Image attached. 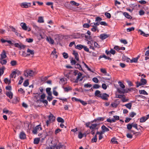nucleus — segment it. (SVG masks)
<instances>
[{"label": "nucleus", "mask_w": 149, "mask_h": 149, "mask_svg": "<svg viewBox=\"0 0 149 149\" xmlns=\"http://www.w3.org/2000/svg\"><path fill=\"white\" fill-rule=\"evenodd\" d=\"M42 128L40 125L36 126L34 128L32 131V132L34 134H36L37 132H38L40 130H42Z\"/></svg>", "instance_id": "f257e3e1"}, {"label": "nucleus", "mask_w": 149, "mask_h": 149, "mask_svg": "<svg viewBox=\"0 0 149 149\" xmlns=\"http://www.w3.org/2000/svg\"><path fill=\"white\" fill-rule=\"evenodd\" d=\"M141 82H137L136 83V87H138L139 86H141L142 85H145L147 83L146 80L142 78L141 80Z\"/></svg>", "instance_id": "f03ea898"}, {"label": "nucleus", "mask_w": 149, "mask_h": 149, "mask_svg": "<svg viewBox=\"0 0 149 149\" xmlns=\"http://www.w3.org/2000/svg\"><path fill=\"white\" fill-rule=\"evenodd\" d=\"M21 26H22V29L24 30L29 31H31V29L28 27L25 23H21L20 24Z\"/></svg>", "instance_id": "7ed1b4c3"}, {"label": "nucleus", "mask_w": 149, "mask_h": 149, "mask_svg": "<svg viewBox=\"0 0 149 149\" xmlns=\"http://www.w3.org/2000/svg\"><path fill=\"white\" fill-rule=\"evenodd\" d=\"M31 3H30L26 2L22 3L21 4L20 6L23 8H27L31 6Z\"/></svg>", "instance_id": "20e7f679"}, {"label": "nucleus", "mask_w": 149, "mask_h": 149, "mask_svg": "<svg viewBox=\"0 0 149 149\" xmlns=\"http://www.w3.org/2000/svg\"><path fill=\"white\" fill-rule=\"evenodd\" d=\"M65 146L59 143L57 146H54L53 149H65Z\"/></svg>", "instance_id": "39448f33"}, {"label": "nucleus", "mask_w": 149, "mask_h": 149, "mask_svg": "<svg viewBox=\"0 0 149 149\" xmlns=\"http://www.w3.org/2000/svg\"><path fill=\"white\" fill-rule=\"evenodd\" d=\"M48 119L52 122H53L55 121V117L52 114L50 113L49 115L48 116Z\"/></svg>", "instance_id": "423d86ee"}, {"label": "nucleus", "mask_w": 149, "mask_h": 149, "mask_svg": "<svg viewBox=\"0 0 149 149\" xmlns=\"http://www.w3.org/2000/svg\"><path fill=\"white\" fill-rule=\"evenodd\" d=\"M6 52L5 50H3L1 54H0V59H4L7 57Z\"/></svg>", "instance_id": "0eeeda50"}, {"label": "nucleus", "mask_w": 149, "mask_h": 149, "mask_svg": "<svg viewBox=\"0 0 149 149\" xmlns=\"http://www.w3.org/2000/svg\"><path fill=\"white\" fill-rule=\"evenodd\" d=\"M109 96L108 94H107L106 93H104L103 94H102L101 97H100L102 99L105 100H108V97Z\"/></svg>", "instance_id": "6e6552de"}, {"label": "nucleus", "mask_w": 149, "mask_h": 149, "mask_svg": "<svg viewBox=\"0 0 149 149\" xmlns=\"http://www.w3.org/2000/svg\"><path fill=\"white\" fill-rule=\"evenodd\" d=\"M46 40L47 42L51 44H53L54 43V40L50 37H47Z\"/></svg>", "instance_id": "1a4fd4ad"}, {"label": "nucleus", "mask_w": 149, "mask_h": 149, "mask_svg": "<svg viewBox=\"0 0 149 149\" xmlns=\"http://www.w3.org/2000/svg\"><path fill=\"white\" fill-rule=\"evenodd\" d=\"M97 124H91L90 127V129L91 130H94V129H98V128L97 127Z\"/></svg>", "instance_id": "9d476101"}, {"label": "nucleus", "mask_w": 149, "mask_h": 149, "mask_svg": "<svg viewBox=\"0 0 149 149\" xmlns=\"http://www.w3.org/2000/svg\"><path fill=\"white\" fill-rule=\"evenodd\" d=\"M6 94L7 96L10 99L12 98L13 96V93L11 91H6Z\"/></svg>", "instance_id": "9b49d317"}, {"label": "nucleus", "mask_w": 149, "mask_h": 149, "mask_svg": "<svg viewBox=\"0 0 149 149\" xmlns=\"http://www.w3.org/2000/svg\"><path fill=\"white\" fill-rule=\"evenodd\" d=\"M109 36V35L104 33L100 35V38L102 40H104L108 37Z\"/></svg>", "instance_id": "f8f14e48"}, {"label": "nucleus", "mask_w": 149, "mask_h": 149, "mask_svg": "<svg viewBox=\"0 0 149 149\" xmlns=\"http://www.w3.org/2000/svg\"><path fill=\"white\" fill-rule=\"evenodd\" d=\"M72 54L74 55L75 56V58L76 60L77 61H78L79 60V58L78 54L77 52H76L74 50L73 51Z\"/></svg>", "instance_id": "ddd939ff"}, {"label": "nucleus", "mask_w": 149, "mask_h": 149, "mask_svg": "<svg viewBox=\"0 0 149 149\" xmlns=\"http://www.w3.org/2000/svg\"><path fill=\"white\" fill-rule=\"evenodd\" d=\"M26 137V135L24 132H21L19 134V138L21 139H24Z\"/></svg>", "instance_id": "4468645a"}, {"label": "nucleus", "mask_w": 149, "mask_h": 149, "mask_svg": "<svg viewBox=\"0 0 149 149\" xmlns=\"http://www.w3.org/2000/svg\"><path fill=\"white\" fill-rule=\"evenodd\" d=\"M122 59L123 61H126L127 62H130V59L129 58L126 56L124 55H123V56Z\"/></svg>", "instance_id": "2eb2a0df"}, {"label": "nucleus", "mask_w": 149, "mask_h": 149, "mask_svg": "<svg viewBox=\"0 0 149 149\" xmlns=\"http://www.w3.org/2000/svg\"><path fill=\"white\" fill-rule=\"evenodd\" d=\"M95 96L98 97H101L102 94L101 92L99 90H96L95 92Z\"/></svg>", "instance_id": "dca6fc26"}, {"label": "nucleus", "mask_w": 149, "mask_h": 149, "mask_svg": "<svg viewBox=\"0 0 149 149\" xmlns=\"http://www.w3.org/2000/svg\"><path fill=\"white\" fill-rule=\"evenodd\" d=\"M138 32H140V34L141 35H142L143 36H145L146 37H148L149 36V34H146L144 32H143L141 29L139 30Z\"/></svg>", "instance_id": "f3484780"}, {"label": "nucleus", "mask_w": 149, "mask_h": 149, "mask_svg": "<svg viewBox=\"0 0 149 149\" xmlns=\"http://www.w3.org/2000/svg\"><path fill=\"white\" fill-rule=\"evenodd\" d=\"M101 128L102 130L104 131V132H106L109 131V129L104 125H103L102 126Z\"/></svg>", "instance_id": "a211bd4d"}, {"label": "nucleus", "mask_w": 149, "mask_h": 149, "mask_svg": "<svg viewBox=\"0 0 149 149\" xmlns=\"http://www.w3.org/2000/svg\"><path fill=\"white\" fill-rule=\"evenodd\" d=\"M0 63L2 65H6L7 61L6 59H0Z\"/></svg>", "instance_id": "6ab92c4d"}, {"label": "nucleus", "mask_w": 149, "mask_h": 149, "mask_svg": "<svg viewBox=\"0 0 149 149\" xmlns=\"http://www.w3.org/2000/svg\"><path fill=\"white\" fill-rule=\"evenodd\" d=\"M63 89L64 90V91L66 92H68L69 91L71 90H72V88L71 87L68 86L66 87H63Z\"/></svg>", "instance_id": "aec40b11"}, {"label": "nucleus", "mask_w": 149, "mask_h": 149, "mask_svg": "<svg viewBox=\"0 0 149 149\" xmlns=\"http://www.w3.org/2000/svg\"><path fill=\"white\" fill-rule=\"evenodd\" d=\"M102 58H104L106 59H108V60L111 59V58L107 56L104 54L100 56L99 58V59H100Z\"/></svg>", "instance_id": "412c9836"}, {"label": "nucleus", "mask_w": 149, "mask_h": 149, "mask_svg": "<svg viewBox=\"0 0 149 149\" xmlns=\"http://www.w3.org/2000/svg\"><path fill=\"white\" fill-rule=\"evenodd\" d=\"M123 15L125 17L128 19H131L132 18V17L128 13L126 12H124L123 13Z\"/></svg>", "instance_id": "4be33fe9"}, {"label": "nucleus", "mask_w": 149, "mask_h": 149, "mask_svg": "<svg viewBox=\"0 0 149 149\" xmlns=\"http://www.w3.org/2000/svg\"><path fill=\"white\" fill-rule=\"evenodd\" d=\"M75 48L79 50H81V49L83 48V45L81 44L78 45L77 46L75 45Z\"/></svg>", "instance_id": "5701e85b"}, {"label": "nucleus", "mask_w": 149, "mask_h": 149, "mask_svg": "<svg viewBox=\"0 0 149 149\" xmlns=\"http://www.w3.org/2000/svg\"><path fill=\"white\" fill-rule=\"evenodd\" d=\"M75 65H76L75 67V68L78 69L80 70H83V69L81 67V65L80 64H79L78 63H77Z\"/></svg>", "instance_id": "b1692460"}, {"label": "nucleus", "mask_w": 149, "mask_h": 149, "mask_svg": "<svg viewBox=\"0 0 149 149\" xmlns=\"http://www.w3.org/2000/svg\"><path fill=\"white\" fill-rule=\"evenodd\" d=\"M70 3H71L72 5L76 6H78L79 5V3H76L73 1H70Z\"/></svg>", "instance_id": "393cba45"}, {"label": "nucleus", "mask_w": 149, "mask_h": 149, "mask_svg": "<svg viewBox=\"0 0 149 149\" xmlns=\"http://www.w3.org/2000/svg\"><path fill=\"white\" fill-rule=\"evenodd\" d=\"M121 100L123 102H127L128 101V99L126 98V97L124 95H123Z\"/></svg>", "instance_id": "a878e982"}, {"label": "nucleus", "mask_w": 149, "mask_h": 149, "mask_svg": "<svg viewBox=\"0 0 149 149\" xmlns=\"http://www.w3.org/2000/svg\"><path fill=\"white\" fill-rule=\"evenodd\" d=\"M133 88H126L124 90V92H123V93H128L129 91H132L133 90Z\"/></svg>", "instance_id": "bb28decb"}, {"label": "nucleus", "mask_w": 149, "mask_h": 149, "mask_svg": "<svg viewBox=\"0 0 149 149\" xmlns=\"http://www.w3.org/2000/svg\"><path fill=\"white\" fill-rule=\"evenodd\" d=\"M5 69L4 67L3 66L1 68H0V76L2 75L4 72V70Z\"/></svg>", "instance_id": "cd10ccee"}, {"label": "nucleus", "mask_w": 149, "mask_h": 149, "mask_svg": "<svg viewBox=\"0 0 149 149\" xmlns=\"http://www.w3.org/2000/svg\"><path fill=\"white\" fill-rule=\"evenodd\" d=\"M57 120L58 122L63 123L64 122V120L60 117H58L57 118Z\"/></svg>", "instance_id": "c85d7f7f"}, {"label": "nucleus", "mask_w": 149, "mask_h": 149, "mask_svg": "<svg viewBox=\"0 0 149 149\" xmlns=\"http://www.w3.org/2000/svg\"><path fill=\"white\" fill-rule=\"evenodd\" d=\"M17 72H16V71H13L10 75V77L11 78H13L14 77V78H15L16 75L17 74Z\"/></svg>", "instance_id": "c756f323"}, {"label": "nucleus", "mask_w": 149, "mask_h": 149, "mask_svg": "<svg viewBox=\"0 0 149 149\" xmlns=\"http://www.w3.org/2000/svg\"><path fill=\"white\" fill-rule=\"evenodd\" d=\"M148 119V118H146L145 116L142 117L140 119V122L141 123H143L145 122Z\"/></svg>", "instance_id": "7c9ffc66"}, {"label": "nucleus", "mask_w": 149, "mask_h": 149, "mask_svg": "<svg viewBox=\"0 0 149 149\" xmlns=\"http://www.w3.org/2000/svg\"><path fill=\"white\" fill-rule=\"evenodd\" d=\"M40 139L39 138H35L34 140L33 143L35 144H38L39 143L40 141Z\"/></svg>", "instance_id": "2f4dec72"}, {"label": "nucleus", "mask_w": 149, "mask_h": 149, "mask_svg": "<svg viewBox=\"0 0 149 149\" xmlns=\"http://www.w3.org/2000/svg\"><path fill=\"white\" fill-rule=\"evenodd\" d=\"M97 136L96 134L95 136L92 139L91 141L93 143L96 142L97 141Z\"/></svg>", "instance_id": "473e14b6"}, {"label": "nucleus", "mask_w": 149, "mask_h": 149, "mask_svg": "<svg viewBox=\"0 0 149 149\" xmlns=\"http://www.w3.org/2000/svg\"><path fill=\"white\" fill-rule=\"evenodd\" d=\"M125 106L127 108L129 109H130L132 106V104L131 103H129L128 104H125Z\"/></svg>", "instance_id": "72a5a7b5"}, {"label": "nucleus", "mask_w": 149, "mask_h": 149, "mask_svg": "<svg viewBox=\"0 0 149 149\" xmlns=\"http://www.w3.org/2000/svg\"><path fill=\"white\" fill-rule=\"evenodd\" d=\"M140 94L148 95V93L144 90H140L139 91Z\"/></svg>", "instance_id": "f704fd0d"}, {"label": "nucleus", "mask_w": 149, "mask_h": 149, "mask_svg": "<svg viewBox=\"0 0 149 149\" xmlns=\"http://www.w3.org/2000/svg\"><path fill=\"white\" fill-rule=\"evenodd\" d=\"M27 53H29L30 54H30V55H33L34 54L33 50H31L29 48L27 49Z\"/></svg>", "instance_id": "c9c22d12"}, {"label": "nucleus", "mask_w": 149, "mask_h": 149, "mask_svg": "<svg viewBox=\"0 0 149 149\" xmlns=\"http://www.w3.org/2000/svg\"><path fill=\"white\" fill-rule=\"evenodd\" d=\"M104 119V118L103 117H98L96 119H95L94 121L95 122L97 121V120H99L100 121H103Z\"/></svg>", "instance_id": "e433bc0d"}, {"label": "nucleus", "mask_w": 149, "mask_h": 149, "mask_svg": "<svg viewBox=\"0 0 149 149\" xmlns=\"http://www.w3.org/2000/svg\"><path fill=\"white\" fill-rule=\"evenodd\" d=\"M38 22L40 23L44 22V21L43 17H39L38 20Z\"/></svg>", "instance_id": "4c0bfd02"}, {"label": "nucleus", "mask_w": 149, "mask_h": 149, "mask_svg": "<svg viewBox=\"0 0 149 149\" xmlns=\"http://www.w3.org/2000/svg\"><path fill=\"white\" fill-rule=\"evenodd\" d=\"M138 59V58H133L132 60L130 59V62L131 63H136L137 62V61Z\"/></svg>", "instance_id": "58836bf2"}, {"label": "nucleus", "mask_w": 149, "mask_h": 149, "mask_svg": "<svg viewBox=\"0 0 149 149\" xmlns=\"http://www.w3.org/2000/svg\"><path fill=\"white\" fill-rule=\"evenodd\" d=\"M85 135V134H82L81 132H80L79 133V134H78V138L80 139H81L82 138L83 136L84 135Z\"/></svg>", "instance_id": "ea45409f"}, {"label": "nucleus", "mask_w": 149, "mask_h": 149, "mask_svg": "<svg viewBox=\"0 0 149 149\" xmlns=\"http://www.w3.org/2000/svg\"><path fill=\"white\" fill-rule=\"evenodd\" d=\"M21 55L22 56L25 57L30 56V54H27L25 51H23Z\"/></svg>", "instance_id": "a19ab883"}, {"label": "nucleus", "mask_w": 149, "mask_h": 149, "mask_svg": "<svg viewBox=\"0 0 149 149\" xmlns=\"http://www.w3.org/2000/svg\"><path fill=\"white\" fill-rule=\"evenodd\" d=\"M29 75L30 76H32L34 74L33 71L32 70H27Z\"/></svg>", "instance_id": "79ce46f5"}, {"label": "nucleus", "mask_w": 149, "mask_h": 149, "mask_svg": "<svg viewBox=\"0 0 149 149\" xmlns=\"http://www.w3.org/2000/svg\"><path fill=\"white\" fill-rule=\"evenodd\" d=\"M134 30V28L132 27L130 28H128L127 29V31L129 32L132 31H133Z\"/></svg>", "instance_id": "37998d69"}, {"label": "nucleus", "mask_w": 149, "mask_h": 149, "mask_svg": "<svg viewBox=\"0 0 149 149\" xmlns=\"http://www.w3.org/2000/svg\"><path fill=\"white\" fill-rule=\"evenodd\" d=\"M82 63H83L84 64V65H85L86 68L88 70L90 71L93 72L91 70V69L89 68L88 66L84 62H83Z\"/></svg>", "instance_id": "c03bdc74"}, {"label": "nucleus", "mask_w": 149, "mask_h": 149, "mask_svg": "<svg viewBox=\"0 0 149 149\" xmlns=\"http://www.w3.org/2000/svg\"><path fill=\"white\" fill-rule=\"evenodd\" d=\"M10 63L11 65L12 66H14L16 65L17 61H11Z\"/></svg>", "instance_id": "a18cd8bd"}, {"label": "nucleus", "mask_w": 149, "mask_h": 149, "mask_svg": "<svg viewBox=\"0 0 149 149\" xmlns=\"http://www.w3.org/2000/svg\"><path fill=\"white\" fill-rule=\"evenodd\" d=\"M4 81L6 83L8 84H9L11 83L10 81L7 78H6L4 79Z\"/></svg>", "instance_id": "49530a36"}, {"label": "nucleus", "mask_w": 149, "mask_h": 149, "mask_svg": "<svg viewBox=\"0 0 149 149\" xmlns=\"http://www.w3.org/2000/svg\"><path fill=\"white\" fill-rule=\"evenodd\" d=\"M136 115V113H135L132 112L130 113L129 116L133 118Z\"/></svg>", "instance_id": "de8ad7c7"}, {"label": "nucleus", "mask_w": 149, "mask_h": 149, "mask_svg": "<svg viewBox=\"0 0 149 149\" xmlns=\"http://www.w3.org/2000/svg\"><path fill=\"white\" fill-rule=\"evenodd\" d=\"M132 127V124H128L127 125V128L128 130H131Z\"/></svg>", "instance_id": "09e8293b"}, {"label": "nucleus", "mask_w": 149, "mask_h": 149, "mask_svg": "<svg viewBox=\"0 0 149 149\" xmlns=\"http://www.w3.org/2000/svg\"><path fill=\"white\" fill-rule=\"evenodd\" d=\"M111 141L113 143H116V144L118 143V141L116 140V139L115 137H113L112 139H111Z\"/></svg>", "instance_id": "8fccbe9b"}, {"label": "nucleus", "mask_w": 149, "mask_h": 149, "mask_svg": "<svg viewBox=\"0 0 149 149\" xmlns=\"http://www.w3.org/2000/svg\"><path fill=\"white\" fill-rule=\"evenodd\" d=\"M102 20V19L101 17H97L96 18L95 21L96 22H100Z\"/></svg>", "instance_id": "3c124183"}, {"label": "nucleus", "mask_w": 149, "mask_h": 149, "mask_svg": "<svg viewBox=\"0 0 149 149\" xmlns=\"http://www.w3.org/2000/svg\"><path fill=\"white\" fill-rule=\"evenodd\" d=\"M93 81L95 83H98L99 82V80L96 77H94L92 79Z\"/></svg>", "instance_id": "603ef678"}, {"label": "nucleus", "mask_w": 149, "mask_h": 149, "mask_svg": "<svg viewBox=\"0 0 149 149\" xmlns=\"http://www.w3.org/2000/svg\"><path fill=\"white\" fill-rule=\"evenodd\" d=\"M105 15L108 18H110L111 17L110 14L109 13H105Z\"/></svg>", "instance_id": "864d4df0"}, {"label": "nucleus", "mask_w": 149, "mask_h": 149, "mask_svg": "<svg viewBox=\"0 0 149 149\" xmlns=\"http://www.w3.org/2000/svg\"><path fill=\"white\" fill-rule=\"evenodd\" d=\"M104 132L102 130V131L100 132L97 131L96 134V135L98 134L99 135H102V134L104 133Z\"/></svg>", "instance_id": "5fc2aeb1"}, {"label": "nucleus", "mask_w": 149, "mask_h": 149, "mask_svg": "<svg viewBox=\"0 0 149 149\" xmlns=\"http://www.w3.org/2000/svg\"><path fill=\"white\" fill-rule=\"evenodd\" d=\"M63 57L65 59L67 58L68 57V54L64 52L63 53Z\"/></svg>", "instance_id": "6e6d98bb"}, {"label": "nucleus", "mask_w": 149, "mask_h": 149, "mask_svg": "<svg viewBox=\"0 0 149 149\" xmlns=\"http://www.w3.org/2000/svg\"><path fill=\"white\" fill-rule=\"evenodd\" d=\"M100 87V86L98 84H95L94 85L93 88L95 89H97L99 88Z\"/></svg>", "instance_id": "4d7b16f0"}, {"label": "nucleus", "mask_w": 149, "mask_h": 149, "mask_svg": "<svg viewBox=\"0 0 149 149\" xmlns=\"http://www.w3.org/2000/svg\"><path fill=\"white\" fill-rule=\"evenodd\" d=\"M84 86L85 87L90 88L92 86V85L91 84L88 83L84 84Z\"/></svg>", "instance_id": "13d9d810"}, {"label": "nucleus", "mask_w": 149, "mask_h": 149, "mask_svg": "<svg viewBox=\"0 0 149 149\" xmlns=\"http://www.w3.org/2000/svg\"><path fill=\"white\" fill-rule=\"evenodd\" d=\"M29 84V83L28 80L25 81L23 83V85L25 87L28 86Z\"/></svg>", "instance_id": "bf43d9fd"}, {"label": "nucleus", "mask_w": 149, "mask_h": 149, "mask_svg": "<svg viewBox=\"0 0 149 149\" xmlns=\"http://www.w3.org/2000/svg\"><path fill=\"white\" fill-rule=\"evenodd\" d=\"M76 62L75 60L74 59H72L71 60L70 63L72 65H76Z\"/></svg>", "instance_id": "052dcab7"}, {"label": "nucleus", "mask_w": 149, "mask_h": 149, "mask_svg": "<svg viewBox=\"0 0 149 149\" xmlns=\"http://www.w3.org/2000/svg\"><path fill=\"white\" fill-rule=\"evenodd\" d=\"M83 27L84 28H88L89 27L90 25L89 24H84L83 25Z\"/></svg>", "instance_id": "680f3d73"}, {"label": "nucleus", "mask_w": 149, "mask_h": 149, "mask_svg": "<svg viewBox=\"0 0 149 149\" xmlns=\"http://www.w3.org/2000/svg\"><path fill=\"white\" fill-rule=\"evenodd\" d=\"M118 84L121 87L123 88H125V85L122 84L121 81H119L118 82Z\"/></svg>", "instance_id": "e2e57ef3"}, {"label": "nucleus", "mask_w": 149, "mask_h": 149, "mask_svg": "<svg viewBox=\"0 0 149 149\" xmlns=\"http://www.w3.org/2000/svg\"><path fill=\"white\" fill-rule=\"evenodd\" d=\"M26 41L29 43H31L33 42V39L31 38H26Z\"/></svg>", "instance_id": "0e129e2a"}, {"label": "nucleus", "mask_w": 149, "mask_h": 149, "mask_svg": "<svg viewBox=\"0 0 149 149\" xmlns=\"http://www.w3.org/2000/svg\"><path fill=\"white\" fill-rule=\"evenodd\" d=\"M139 3L141 4H144L146 3L147 2L144 0H141L139 1Z\"/></svg>", "instance_id": "69168bd1"}, {"label": "nucleus", "mask_w": 149, "mask_h": 149, "mask_svg": "<svg viewBox=\"0 0 149 149\" xmlns=\"http://www.w3.org/2000/svg\"><path fill=\"white\" fill-rule=\"evenodd\" d=\"M84 50L86 52H89V49L86 47L85 46L83 45V47Z\"/></svg>", "instance_id": "338daca9"}, {"label": "nucleus", "mask_w": 149, "mask_h": 149, "mask_svg": "<svg viewBox=\"0 0 149 149\" xmlns=\"http://www.w3.org/2000/svg\"><path fill=\"white\" fill-rule=\"evenodd\" d=\"M120 42L121 43H123L124 44H126L127 43V41L125 40H120Z\"/></svg>", "instance_id": "774afa93"}]
</instances>
